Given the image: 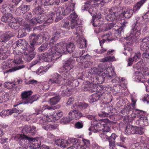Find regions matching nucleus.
<instances>
[{"instance_id":"obj_14","label":"nucleus","mask_w":149,"mask_h":149,"mask_svg":"<svg viewBox=\"0 0 149 149\" xmlns=\"http://www.w3.org/2000/svg\"><path fill=\"white\" fill-rule=\"evenodd\" d=\"M61 33V31L54 32L52 35V37L49 40V44L50 45H52L56 42L61 37L60 34Z\"/></svg>"},{"instance_id":"obj_22","label":"nucleus","mask_w":149,"mask_h":149,"mask_svg":"<svg viewBox=\"0 0 149 149\" xmlns=\"http://www.w3.org/2000/svg\"><path fill=\"white\" fill-rule=\"evenodd\" d=\"M86 40L84 39L78 37V39L76 40L77 44L79 48H85L87 47Z\"/></svg>"},{"instance_id":"obj_32","label":"nucleus","mask_w":149,"mask_h":149,"mask_svg":"<svg viewBox=\"0 0 149 149\" xmlns=\"http://www.w3.org/2000/svg\"><path fill=\"white\" fill-rule=\"evenodd\" d=\"M49 44L48 42H45L42 44L38 48V50L39 52H44L46 51L49 47Z\"/></svg>"},{"instance_id":"obj_54","label":"nucleus","mask_w":149,"mask_h":149,"mask_svg":"<svg viewBox=\"0 0 149 149\" xmlns=\"http://www.w3.org/2000/svg\"><path fill=\"white\" fill-rule=\"evenodd\" d=\"M15 85V84H13V82H6L4 84V87L8 89H10L12 87H13Z\"/></svg>"},{"instance_id":"obj_12","label":"nucleus","mask_w":149,"mask_h":149,"mask_svg":"<svg viewBox=\"0 0 149 149\" xmlns=\"http://www.w3.org/2000/svg\"><path fill=\"white\" fill-rule=\"evenodd\" d=\"M118 136L115 133H112L107 139L109 142V146L110 149H114L115 147L116 139Z\"/></svg>"},{"instance_id":"obj_38","label":"nucleus","mask_w":149,"mask_h":149,"mask_svg":"<svg viewBox=\"0 0 149 149\" xmlns=\"http://www.w3.org/2000/svg\"><path fill=\"white\" fill-rule=\"evenodd\" d=\"M105 74V77L107 78L111 79L113 78L115 76V73L113 71H110L108 70H106L105 72H104Z\"/></svg>"},{"instance_id":"obj_44","label":"nucleus","mask_w":149,"mask_h":149,"mask_svg":"<svg viewBox=\"0 0 149 149\" xmlns=\"http://www.w3.org/2000/svg\"><path fill=\"white\" fill-rule=\"evenodd\" d=\"M135 74L136 79H137L139 81L142 82L141 79L144 77L143 74L139 71H135Z\"/></svg>"},{"instance_id":"obj_48","label":"nucleus","mask_w":149,"mask_h":149,"mask_svg":"<svg viewBox=\"0 0 149 149\" xmlns=\"http://www.w3.org/2000/svg\"><path fill=\"white\" fill-rule=\"evenodd\" d=\"M135 134L142 135L144 133L143 128L141 127L135 126Z\"/></svg>"},{"instance_id":"obj_56","label":"nucleus","mask_w":149,"mask_h":149,"mask_svg":"<svg viewBox=\"0 0 149 149\" xmlns=\"http://www.w3.org/2000/svg\"><path fill=\"white\" fill-rule=\"evenodd\" d=\"M121 87V85L119 84H118L116 86H114L113 87V92H115L117 93H119Z\"/></svg>"},{"instance_id":"obj_58","label":"nucleus","mask_w":149,"mask_h":149,"mask_svg":"<svg viewBox=\"0 0 149 149\" xmlns=\"http://www.w3.org/2000/svg\"><path fill=\"white\" fill-rule=\"evenodd\" d=\"M9 14H7L5 15H3L1 18V21L4 22L6 23L9 22Z\"/></svg>"},{"instance_id":"obj_33","label":"nucleus","mask_w":149,"mask_h":149,"mask_svg":"<svg viewBox=\"0 0 149 149\" xmlns=\"http://www.w3.org/2000/svg\"><path fill=\"white\" fill-rule=\"evenodd\" d=\"M13 111L12 109L3 110L0 113V115L2 117L8 116L13 114Z\"/></svg>"},{"instance_id":"obj_64","label":"nucleus","mask_w":149,"mask_h":149,"mask_svg":"<svg viewBox=\"0 0 149 149\" xmlns=\"http://www.w3.org/2000/svg\"><path fill=\"white\" fill-rule=\"evenodd\" d=\"M71 120L68 117H63L60 120L61 122L63 124H67Z\"/></svg>"},{"instance_id":"obj_21","label":"nucleus","mask_w":149,"mask_h":149,"mask_svg":"<svg viewBox=\"0 0 149 149\" xmlns=\"http://www.w3.org/2000/svg\"><path fill=\"white\" fill-rule=\"evenodd\" d=\"M45 21L44 19V17L40 16H38L36 18H33L31 19L30 22L31 24L33 25H34L36 24L37 23L41 24Z\"/></svg>"},{"instance_id":"obj_6","label":"nucleus","mask_w":149,"mask_h":149,"mask_svg":"<svg viewBox=\"0 0 149 149\" xmlns=\"http://www.w3.org/2000/svg\"><path fill=\"white\" fill-rule=\"evenodd\" d=\"M42 3L41 0H35L33 5L35 8L32 11L33 15H39V16H44V12L43 9L41 8Z\"/></svg>"},{"instance_id":"obj_27","label":"nucleus","mask_w":149,"mask_h":149,"mask_svg":"<svg viewBox=\"0 0 149 149\" xmlns=\"http://www.w3.org/2000/svg\"><path fill=\"white\" fill-rule=\"evenodd\" d=\"M45 6H49L58 5L60 2V0H44Z\"/></svg>"},{"instance_id":"obj_40","label":"nucleus","mask_w":149,"mask_h":149,"mask_svg":"<svg viewBox=\"0 0 149 149\" xmlns=\"http://www.w3.org/2000/svg\"><path fill=\"white\" fill-rule=\"evenodd\" d=\"M118 59H116L114 56H109L108 57H105L101 59V61L103 62H105L107 61H116Z\"/></svg>"},{"instance_id":"obj_31","label":"nucleus","mask_w":149,"mask_h":149,"mask_svg":"<svg viewBox=\"0 0 149 149\" xmlns=\"http://www.w3.org/2000/svg\"><path fill=\"white\" fill-rule=\"evenodd\" d=\"M126 39L127 44L128 45H131L136 43V41L138 39L130 35V36L126 38Z\"/></svg>"},{"instance_id":"obj_3","label":"nucleus","mask_w":149,"mask_h":149,"mask_svg":"<svg viewBox=\"0 0 149 149\" xmlns=\"http://www.w3.org/2000/svg\"><path fill=\"white\" fill-rule=\"evenodd\" d=\"M32 92L31 91H24L22 93L21 95L22 99V102L19 104H32L34 102L37 100V97L36 95L31 96Z\"/></svg>"},{"instance_id":"obj_62","label":"nucleus","mask_w":149,"mask_h":149,"mask_svg":"<svg viewBox=\"0 0 149 149\" xmlns=\"http://www.w3.org/2000/svg\"><path fill=\"white\" fill-rule=\"evenodd\" d=\"M69 17L70 18V20H77L78 19L77 15L76 13L74 12L70 14Z\"/></svg>"},{"instance_id":"obj_36","label":"nucleus","mask_w":149,"mask_h":149,"mask_svg":"<svg viewBox=\"0 0 149 149\" xmlns=\"http://www.w3.org/2000/svg\"><path fill=\"white\" fill-rule=\"evenodd\" d=\"M111 134V132L102 131V132L100 134V136L103 139H108Z\"/></svg>"},{"instance_id":"obj_9","label":"nucleus","mask_w":149,"mask_h":149,"mask_svg":"<svg viewBox=\"0 0 149 149\" xmlns=\"http://www.w3.org/2000/svg\"><path fill=\"white\" fill-rule=\"evenodd\" d=\"M104 2L103 0H88L85 3L84 5L82 7V10H87L90 5H92L96 4L98 5H104Z\"/></svg>"},{"instance_id":"obj_59","label":"nucleus","mask_w":149,"mask_h":149,"mask_svg":"<svg viewBox=\"0 0 149 149\" xmlns=\"http://www.w3.org/2000/svg\"><path fill=\"white\" fill-rule=\"evenodd\" d=\"M62 92L61 93V95L63 97H67L68 96L70 95V90L67 89V90H63L61 91Z\"/></svg>"},{"instance_id":"obj_57","label":"nucleus","mask_w":149,"mask_h":149,"mask_svg":"<svg viewBox=\"0 0 149 149\" xmlns=\"http://www.w3.org/2000/svg\"><path fill=\"white\" fill-rule=\"evenodd\" d=\"M46 71H45L44 68L43 67H40L36 71V72L38 75H41Z\"/></svg>"},{"instance_id":"obj_23","label":"nucleus","mask_w":149,"mask_h":149,"mask_svg":"<svg viewBox=\"0 0 149 149\" xmlns=\"http://www.w3.org/2000/svg\"><path fill=\"white\" fill-rule=\"evenodd\" d=\"M75 46L74 44L72 42H70L65 45V54H67L68 53H71L75 49Z\"/></svg>"},{"instance_id":"obj_5","label":"nucleus","mask_w":149,"mask_h":149,"mask_svg":"<svg viewBox=\"0 0 149 149\" xmlns=\"http://www.w3.org/2000/svg\"><path fill=\"white\" fill-rule=\"evenodd\" d=\"M146 0H141L137 2L133 7V10H129L123 13H121V15H123L124 17L126 18L130 17L133 14V12L136 13L139 10L141 7L144 3Z\"/></svg>"},{"instance_id":"obj_26","label":"nucleus","mask_w":149,"mask_h":149,"mask_svg":"<svg viewBox=\"0 0 149 149\" xmlns=\"http://www.w3.org/2000/svg\"><path fill=\"white\" fill-rule=\"evenodd\" d=\"M141 54L140 52H137L135 53L134 56L132 58H130L129 59V63L128 65L129 66H131L134 61H136L138 59H139L141 57Z\"/></svg>"},{"instance_id":"obj_8","label":"nucleus","mask_w":149,"mask_h":149,"mask_svg":"<svg viewBox=\"0 0 149 149\" xmlns=\"http://www.w3.org/2000/svg\"><path fill=\"white\" fill-rule=\"evenodd\" d=\"M100 88V85L96 84L89 83L84 85L83 87V90L84 91H88L91 93L98 91V88Z\"/></svg>"},{"instance_id":"obj_52","label":"nucleus","mask_w":149,"mask_h":149,"mask_svg":"<svg viewBox=\"0 0 149 149\" xmlns=\"http://www.w3.org/2000/svg\"><path fill=\"white\" fill-rule=\"evenodd\" d=\"M38 36L39 37V39H40L41 41L40 42H38V44H41L43 42L44 40H46L48 39V37L45 34L43 36L42 35H38Z\"/></svg>"},{"instance_id":"obj_43","label":"nucleus","mask_w":149,"mask_h":149,"mask_svg":"<svg viewBox=\"0 0 149 149\" xmlns=\"http://www.w3.org/2000/svg\"><path fill=\"white\" fill-rule=\"evenodd\" d=\"M125 26V25L124 24L122 26L118 29L116 33V35L117 34L118 36L120 37L124 33L123 28Z\"/></svg>"},{"instance_id":"obj_19","label":"nucleus","mask_w":149,"mask_h":149,"mask_svg":"<svg viewBox=\"0 0 149 149\" xmlns=\"http://www.w3.org/2000/svg\"><path fill=\"white\" fill-rule=\"evenodd\" d=\"M109 13L112 14L116 17L120 15L121 14V9L120 8H118L117 6L112 7L111 9H108Z\"/></svg>"},{"instance_id":"obj_41","label":"nucleus","mask_w":149,"mask_h":149,"mask_svg":"<svg viewBox=\"0 0 149 149\" xmlns=\"http://www.w3.org/2000/svg\"><path fill=\"white\" fill-rule=\"evenodd\" d=\"M55 114H56V113L54 114L53 113L52 114H50V115H47V116H46L47 121L48 122H51L56 120L55 116Z\"/></svg>"},{"instance_id":"obj_18","label":"nucleus","mask_w":149,"mask_h":149,"mask_svg":"<svg viewBox=\"0 0 149 149\" xmlns=\"http://www.w3.org/2000/svg\"><path fill=\"white\" fill-rule=\"evenodd\" d=\"M51 54L50 56L49 59L51 61H54V62L55 61L60 60L61 59V57L62 56L61 54H58V53L56 52H54V51L52 50L51 52Z\"/></svg>"},{"instance_id":"obj_47","label":"nucleus","mask_w":149,"mask_h":149,"mask_svg":"<svg viewBox=\"0 0 149 149\" xmlns=\"http://www.w3.org/2000/svg\"><path fill=\"white\" fill-rule=\"evenodd\" d=\"M112 81L113 83H120L121 84L123 83L124 82L123 78L120 77H115L114 79H113Z\"/></svg>"},{"instance_id":"obj_55","label":"nucleus","mask_w":149,"mask_h":149,"mask_svg":"<svg viewBox=\"0 0 149 149\" xmlns=\"http://www.w3.org/2000/svg\"><path fill=\"white\" fill-rule=\"evenodd\" d=\"M9 52L6 51V52H4L2 53L1 55L0 56V59L2 60H4L6 59L9 55Z\"/></svg>"},{"instance_id":"obj_11","label":"nucleus","mask_w":149,"mask_h":149,"mask_svg":"<svg viewBox=\"0 0 149 149\" xmlns=\"http://www.w3.org/2000/svg\"><path fill=\"white\" fill-rule=\"evenodd\" d=\"M65 42L64 41L57 43L54 47V49L55 51L60 54H65Z\"/></svg>"},{"instance_id":"obj_13","label":"nucleus","mask_w":149,"mask_h":149,"mask_svg":"<svg viewBox=\"0 0 149 149\" xmlns=\"http://www.w3.org/2000/svg\"><path fill=\"white\" fill-rule=\"evenodd\" d=\"M55 12L54 14L53 15L56 18L55 21L56 22L58 21L63 18L61 11H62L61 8H54L53 9Z\"/></svg>"},{"instance_id":"obj_28","label":"nucleus","mask_w":149,"mask_h":149,"mask_svg":"<svg viewBox=\"0 0 149 149\" xmlns=\"http://www.w3.org/2000/svg\"><path fill=\"white\" fill-rule=\"evenodd\" d=\"M143 61V59H141L133 66V68L134 69L135 71H136V70L139 71V70H140L141 68H143L144 66H145V64L144 63Z\"/></svg>"},{"instance_id":"obj_46","label":"nucleus","mask_w":149,"mask_h":149,"mask_svg":"<svg viewBox=\"0 0 149 149\" xmlns=\"http://www.w3.org/2000/svg\"><path fill=\"white\" fill-rule=\"evenodd\" d=\"M25 67V65H18L9 69L8 70V72H13L15 71L16 70L23 68H24Z\"/></svg>"},{"instance_id":"obj_39","label":"nucleus","mask_w":149,"mask_h":149,"mask_svg":"<svg viewBox=\"0 0 149 149\" xmlns=\"http://www.w3.org/2000/svg\"><path fill=\"white\" fill-rule=\"evenodd\" d=\"M47 122L46 115L41 114V117H40V119L39 120V123L42 125H47Z\"/></svg>"},{"instance_id":"obj_29","label":"nucleus","mask_w":149,"mask_h":149,"mask_svg":"<svg viewBox=\"0 0 149 149\" xmlns=\"http://www.w3.org/2000/svg\"><path fill=\"white\" fill-rule=\"evenodd\" d=\"M135 126H133L130 125H127L125 129V132L126 134H135Z\"/></svg>"},{"instance_id":"obj_1","label":"nucleus","mask_w":149,"mask_h":149,"mask_svg":"<svg viewBox=\"0 0 149 149\" xmlns=\"http://www.w3.org/2000/svg\"><path fill=\"white\" fill-rule=\"evenodd\" d=\"M38 38V36H36L35 34L31 35L29 36L30 38L31 39L30 45H29L28 48H26V50L23 52L24 55L26 56V60L28 61H30L34 57L35 54L33 52L35 49L36 43L38 44V41L39 39Z\"/></svg>"},{"instance_id":"obj_60","label":"nucleus","mask_w":149,"mask_h":149,"mask_svg":"<svg viewBox=\"0 0 149 149\" xmlns=\"http://www.w3.org/2000/svg\"><path fill=\"white\" fill-rule=\"evenodd\" d=\"M54 114L56 113V114L55 115L56 120L59 119L63 115V112L60 111H58L57 112H54Z\"/></svg>"},{"instance_id":"obj_50","label":"nucleus","mask_w":149,"mask_h":149,"mask_svg":"<svg viewBox=\"0 0 149 149\" xmlns=\"http://www.w3.org/2000/svg\"><path fill=\"white\" fill-rule=\"evenodd\" d=\"M111 112L110 110L109 111H108V113H106L105 111H100L98 113V116L101 117H108L109 116V113Z\"/></svg>"},{"instance_id":"obj_45","label":"nucleus","mask_w":149,"mask_h":149,"mask_svg":"<svg viewBox=\"0 0 149 149\" xmlns=\"http://www.w3.org/2000/svg\"><path fill=\"white\" fill-rule=\"evenodd\" d=\"M52 51V49L50 48L48 50V52L44 53L42 54V57L50 59V56L51 54V52ZM47 61H49V60L48 59Z\"/></svg>"},{"instance_id":"obj_34","label":"nucleus","mask_w":149,"mask_h":149,"mask_svg":"<svg viewBox=\"0 0 149 149\" xmlns=\"http://www.w3.org/2000/svg\"><path fill=\"white\" fill-rule=\"evenodd\" d=\"M94 132H97L102 130L104 128L103 125L100 123H97L93 126Z\"/></svg>"},{"instance_id":"obj_2","label":"nucleus","mask_w":149,"mask_h":149,"mask_svg":"<svg viewBox=\"0 0 149 149\" xmlns=\"http://www.w3.org/2000/svg\"><path fill=\"white\" fill-rule=\"evenodd\" d=\"M28 44L27 42L22 39H20L16 42V45L17 47H22L21 48H23L22 50L23 51H21L19 52V50H14L13 53L15 55L14 57V59L13 61V62L17 64H20L22 63L23 61L21 58V56L20 55L22 53H24L23 52L26 50V48H27Z\"/></svg>"},{"instance_id":"obj_49","label":"nucleus","mask_w":149,"mask_h":149,"mask_svg":"<svg viewBox=\"0 0 149 149\" xmlns=\"http://www.w3.org/2000/svg\"><path fill=\"white\" fill-rule=\"evenodd\" d=\"M116 17L112 14L110 13L106 15L105 17L106 19L108 21H113Z\"/></svg>"},{"instance_id":"obj_24","label":"nucleus","mask_w":149,"mask_h":149,"mask_svg":"<svg viewBox=\"0 0 149 149\" xmlns=\"http://www.w3.org/2000/svg\"><path fill=\"white\" fill-rule=\"evenodd\" d=\"M105 78V74L104 72L100 75L95 77L94 79L95 81V82H97V84H102L104 81Z\"/></svg>"},{"instance_id":"obj_63","label":"nucleus","mask_w":149,"mask_h":149,"mask_svg":"<svg viewBox=\"0 0 149 149\" xmlns=\"http://www.w3.org/2000/svg\"><path fill=\"white\" fill-rule=\"evenodd\" d=\"M21 8L24 13L30 10V6L29 5H24L22 6Z\"/></svg>"},{"instance_id":"obj_37","label":"nucleus","mask_w":149,"mask_h":149,"mask_svg":"<svg viewBox=\"0 0 149 149\" xmlns=\"http://www.w3.org/2000/svg\"><path fill=\"white\" fill-rule=\"evenodd\" d=\"M1 11L4 14H10L9 13L11 12L10 8H9L7 4H5L2 5Z\"/></svg>"},{"instance_id":"obj_4","label":"nucleus","mask_w":149,"mask_h":149,"mask_svg":"<svg viewBox=\"0 0 149 149\" xmlns=\"http://www.w3.org/2000/svg\"><path fill=\"white\" fill-rule=\"evenodd\" d=\"M70 77V75L68 71L63 74L62 77L58 73H55L53 77V79H49L48 82L50 84H52L54 83H56L58 84H61L62 79L64 80L69 81Z\"/></svg>"},{"instance_id":"obj_20","label":"nucleus","mask_w":149,"mask_h":149,"mask_svg":"<svg viewBox=\"0 0 149 149\" xmlns=\"http://www.w3.org/2000/svg\"><path fill=\"white\" fill-rule=\"evenodd\" d=\"M56 144L61 147L64 148L68 145L69 142L63 139H58L55 141Z\"/></svg>"},{"instance_id":"obj_16","label":"nucleus","mask_w":149,"mask_h":149,"mask_svg":"<svg viewBox=\"0 0 149 149\" xmlns=\"http://www.w3.org/2000/svg\"><path fill=\"white\" fill-rule=\"evenodd\" d=\"M72 61L73 59H72L69 58L67 61H65L63 64V66L64 70L69 71L73 68V66L71 64Z\"/></svg>"},{"instance_id":"obj_17","label":"nucleus","mask_w":149,"mask_h":149,"mask_svg":"<svg viewBox=\"0 0 149 149\" xmlns=\"http://www.w3.org/2000/svg\"><path fill=\"white\" fill-rule=\"evenodd\" d=\"M89 106V104L84 102H77L74 105V108L77 109H87Z\"/></svg>"},{"instance_id":"obj_42","label":"nucleus","mask_w":149,"mask_h":149,"mask_svg":"<svg viewBox=\"0 0 149 149\" xmlns=\"http://www.w3.org/2000/svg\"><path fill=\"white\" fill-rule=\"evenodd\" d=\"M74 119H78L81 117H84L83 114L77 110H74Z\"/></svg>"},{"instance_id":"obj_61","label":"nucleus","mask_w":149,"mask_h":149,"mask_svg":"<svg viewBox=\"0 0 149 149\" xmlns=\"http://www.w3.org/2000/svg\"><path fill=\"white\" fill-rule=\"evenodd\" d=\"M96 9L93 7H91L89 9L88 12L94 18V17L96 15L95 11Z\"/></svg>"},{"instance_id":"obj_15","label":"nucleus","mask_w":149,"mask_h":149,"mask_svg":"<svg viewBox=\"0 0 149 149\" xmlns=\"http://www.w3.org/2000/svg\"><path fill=\"white\" fill-rule=\"evenodd\" d=\"M100 93H98L93 94L90 96L88 98V102L90 103L97 102L100 99L101 96Z\"/></svg>"},{"instance_id":"obj_25","label":"nucleus","mask_w":149,"mask_h":149,"mask_svg":"<svg viewBox=\"0 0 149 149\" xmlns=\"http://www.w3.org/2000/svg\"><path fill=\"white\" fill-rule=\"evenodd\" d=\"M147 116V113L144 115H142V116L139 115V121L140 122L142 123V124L143 125L147 126L148 125V120Z\"/></svg>"},{"instance_id":"obj_10","label":"nucleus","mask_w":149,"mask_h":149,"mask_svg":"<svg viewBox=\"0 0 149 149\" xmlns=\"http://www.w3.org/2000/svg\"><path fill=\"white\" fill-rule=\"evenodd\" d=\"M37 130L36 127L35 126H31L29 125H26L22 129L24 134H28L30 135H34Z\"/></svg>"},{"instance_id":"obj_51","label":"nucleus","mask_w":149,"mask_h":149,"mask_svg":"<svg viewBox=\"0 0 149 149\" xmlns=\"http://www.w3.org/2000/svg\"><path fill=\"white\" fill-rule=\"evenodd\" d=\"M78 23L77 20H72L70 21V26L72 29H74L75 28H77L78 26Z\"/></svg>"},{"instance_id":"obj_7","label":"nucleus","mask_w":149,"mask_h":149,"mask_svg":"<svg viewBox=\"0 0 149 149\" xmlns=\"http://www.w3.org/2000/svg\"><path fill=\"white\" fill-rule=\"evenodd\" d=\"M142 25V24L138 23L133 24L130 35L138 39L139 36L141 34L140 31Z\"/></svg>"},{"instance_id":"obj_35","label":"nucleus","mask_w":149,"mask_h":149,"mask_svg":"<svg viewBox=\"0 0 149 149\" xmlns=\"http://www.w3.org/2000/svg\"><path fill=\"white\" fill-rule=\"evenodd\" d=\"M13 36V35L12 32L10 31L6 32L4 33L2 37V38H4V39H1V42H5L7 39L10 38Z\"/></svg>"},{"instance_id":"obj_30","label":"nucleus","mask_w":149,"mask_h":149,"mask_svg":"<svg viewBox=\"0 0 149 149\" xmlns=\"http://www.w3.org/2000/svg\"><path fill=\"white\" fill-rule=\"evenodd\" d=\"M61 99V97L59 95L52 97L49 99V104L51 105H54L57 104Z\"/></svg>"},{"instance_id":"obj_53","label":"nucleus","mask_w":149,"mask_h":149,"mask_svg":"<svg viewBox=\"0 0 149 149\" xmlns=\"http://www.w3.org/2000/svg\"><path fill=\"white\" fill-rule=\"evenodd\" d=\"M89 73L92 75L98 74L99 72L98 69L95 67L93 68L89 72Z\"/></svg>"}]
</instances>
